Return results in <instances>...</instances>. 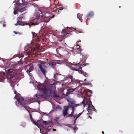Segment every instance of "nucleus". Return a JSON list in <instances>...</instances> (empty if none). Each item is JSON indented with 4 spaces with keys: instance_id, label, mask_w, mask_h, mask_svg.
Wrapping results in <instances>:
<instances>
[{
    "instance_id": "nucleus-1",
    "label": "nucleus",
    "mask_w": 134,
    "mask_h": 134,
    "mask_svg": "<svg viewBox=\"0 0 134 134\" xmlns=\"http://www.w3.org/2000/svg\"><path fill=\"white\" fill-rule=\"evenodd\" d=\"M85 96L82 103L83 107H87V109L89 114L93 113V111L95 110L94 107L92 105L90 99V97L91 93L90 92H85Z\"/></svg>"
},
{
    "instance_id": "nucleus-2",
    "label": "nucleus",
    "mask_w": 134,
    "mask_h": 134,
    "mask_svg": "<svg viewBox=\"0 0 134 134\" xmlns=\"http://www.w3.org/2000/svg\"><path fill=\"white\" fill-rule=\"evenodd\" d=\"M53 87V85L51 84L46 86L41 83H39L37 86L38 90L42 91L43 93L45 94H50L52 92Z\"/></svg>"
},
{
    "instance_id": "nucleus-3",
    "label": "nucleus",
    "mask_w": 134,
    "mask_h": 134,
    "mask_svg": "<svg viewBox=\"0 0 134 134\" xmlns=\"http://www.w3.org/2000/svg\"><path fill=\"white\" fill-rule=\"evenodd\" d=\"M45 10H46L47 11L45 12L44 13V15H42V12L41 11L40 9H38V10L40 11L41 12L40 14H41V15H40L42 17V18L44 20L43 21L47 23L50 21L51 19L54 17V15L53 14H51L50 13L51 12V11H49L50 10H51V8H50L45 9Z\"/></svg>"
},
{
    "instance_id": "nucleus-4",
    "label": "nucleus",
    "mask_w": 134,
    "mask_h": 134,
    "mask_svg": "<svg viewBox=\"0 0 134 134\" xmlns=\"http://www.w3.org/2000/svg\"><path fill=\"white\" fill-rule=\"evenodd\" d=\"M5 71L7 75L10 76V77L11 78H18L20 76L21 74L20 72V70L19 68L16 69L14 70L12 69H8L5 70Z\"/></svg>"
},
{
    "instance_id": "nucleus-5",
    "label": "nucleus",
    "mask_w": 134,
    "mask_h": 134,
    "mask_svg": "<svg viewBox=\"0 0 134 134\" xmlns=\"http://www.w3.org/2000/svg\"><path fill=\"white\" fill-rule=\"evenodd\" d=\"M67 79H70V81L69 83L70 84H74V87H76V84L77 83H79L80 82V80H75V79L73 78V76L69 75H67L66 77Z\"/></svg>"
},
{
    "instance_id": "nucleus-6",
    "label": "nucleus",
    "mask_w": 134,
    "mask_h": 134,
    "mask_svg": "<svg viewBox=\"0 0 134 134\" xmlns=\"http://www.w3.org/2000/svg\"><path fill=\"white\" fill-rule=\"evenodd\" d=\"M67 79H70V81L69 83L70 84H74V87H76V84L77 83H79L80 82V80H75V79L73 78V76L69 75H67L66 77Z\"/></svg>"
},
{
    "instance_id": "nucleus-7",
    "label": "nucleus",
    "mask_w": 134,
    "mask_h": 134,
    "mask_svg": "<svg viewBox=\"0 0 134 134\" xmlns=\"http://www.w3.org/2000/svg\"><path fill=\"white\" fill-rule=\"evenodd\" d=\"M44 20L42 18L40 14L35 19L32 20V25H37L41 22L43 21Z\"/></svg>"
},
{
    "instance_id": "nucleus-8",
    "label": "nucleus",
    "mask_w": 134,
    "mask_h": 134,
    "mask_svg": "<svg viewBox=\"0 0 134 134\" xmlns=\"http://www.w3.org/2000/svg\"><path fill=\"white\" fill-rule=\"evenodd\" d=\"M16 99L18 102V104L21 105L23 107H24L29 112V114L30 113V111L27 109V107L25 106V101L24 100V98L21 97L17 98L15 97Z\"/></svg>"
},
{
    "instance_id": "nucleus-9",
    "label": "nucleus",
    "mask_w": 134,
    "mask_h": 134,
    "mask_svg": "<svg viewBox=\"0 0 134 134\" xmlns=\"http://www.w3.org/2000/svg\"><path fill=\"white\" fill-rule=\"evenodd\" d=\"M38 66L42 74L45 75L47 72V71L45 68H47V67L45 65V64L43 63H41L38 65Z\"/></svg>"
},
{
    "instance_id": "nucleus-10",
    "label": "nucleus",
    "mask_w": 134,
    "mask_h": 134,
    "mask_svg": "<svg viewBox=\"0 0 134 134\" xmlns=\"http://www.w3.org/2000/svg\"><path fill=\"white\" fill-rule=\"evenodd\" d=\"M34 69L33 66L32 64H30L27 65L26 66L25 70L29 74L30 72L32 71Z\"/></svg>"
},
{
    "instance_id": "nucleus-11",
    "label": "nucleus",
    "mask_w": 134,
    "mask_h": 134,
    "mask_svg": "<svg viewBox=\"0 0 134 134\" xmlns=\"http://www.w3.org/2000/svg\"><path fill=\"white\" fill-rule=\"evenodd\" d=\"M73 86H71L69 87L68 89V90L67 91L66 94L65 95V96H68V94L72 92L75 90L76 89H77L78 87H76H76H74V84H73Z\"/></svg>"
},
{
    "instance_id": "nucleus-12",
    "label": "nucleus",
    "mask_w": 134,
    "mask_h": 134,
    "mask_svg": "<svg viewBox=\"0 0 134 134\" xmlns=\"http://www.w3.org/2000/svg\"><path fill=\"white\" fill-rule=\"evenodd\" d=\"M71 66L74 70L76 71H77L79 69L81 68V67L79 66V65L77 64L72 65Z\"/></svg>"
},
{
    "instance_id": "nucleus-13",
    "label": "nucleus",
    "mask_w": 134,
    "mask_h": 134,
    "mask_svg": "<svg viewBox=\"0 0 134 134\" xmlns=\"http://www.w3.org/2000/svg\"><path fill=\"white\" fill-rule=\"evenodd\" d=\"M16 24H15V25H25V24L26 25H28V23H24L23 22L19 21V20H18Z\"/></svg>"
},
{
    "instance_id": "nucleus-14",
    "label": "nucleus",
    "mask_w": 134,
    "mask_h": 134,
    "mask_svg": "<svg viewBox=\"0 0 134 134\" xmlns=\"http://www.w3.org/2000/svg\"><path fill=\"white\" fill-rule=\"evenodd\" d=\"M68 106H65L64 107V108L63 110V114L64 116L66 115L67 114L68 111V108H69Z\"/></svg>"
},
{
    "instance_id": "nucleus-15",
    "label": "nucleus",
    "mask_w": 134,
    "mask_h": 134,
    "mask_svg": "<svg viewBox=\"0 0 134 134\" xmlns=\"http://www.w3.org/2000/svg\"><path fill=\"white\" fill-rule=\"evenodd\" d=\"M94 13L93 12L91 11L88 13L86 17L87 18H90L94 16Z\"/></svg>"
},
{
    "instance_id": "nucleus-16",
    "label": "nucleus",
    "mask_w": 134,
    "mask_h": 134,
    "mask_svg": "<svg viewBox=\"0 0 134 134\" xmlns=\"http://www.w3.org/2000/svg\"><path fill=\"white\" fill-rule=\"evenodd\" d=\"M35 97L37 99H40L42 98H45L44 95L43 94H41L38 95L37 94H36L35 95Z\"/></svg>"
},
{
    "instance_id": "nucleus-17",
    "label": "nucleus",
    "mask_w": 134,
    "mask_h": 134,
    "mask_svg": "<svg viewBox=\"0 0 134 134\" xmlns=\"http://www.w3.org/2000/svg\"><path fill=\"white\" fill-rule=\"evenodd\" d=\"M82 14L80 13H78L77 15V17L81 22H82Z\"/></svg>"
},
{
    "instance_id": "nucleus-18",
    "label": "nucleus",
    "mask_w": 134,
    "mask_h": 134,
    "mask_svg": "<svg viewBox=\"0 0 134 134\" xmlns=\"http://www.w3.org/2000/svg\"><path fill=\"white\" fill-rule=\"evenodd\" d=\"M5 75V74L4 72H2L0 74V79L2 80L5 79V78L4 77Z\"/></svg>"
},
{
    "instance_id": "nucleus-19",
    "label": "nucleus",
    "mask_w": 134,
    "mask_h": 134,
    "mask_svg": "<svg viewBox=\"0 0 134 134\" xmlns=\"http://www.w3.org/2000/svg\"><path fill=\"white\" fill-rule=\"evenodd\" d=\"M76 106L75 107H73L71 105H69V107H71L72 108L71 110H72V112L71 114H73H73L74 112V111H75V108L74 107H75L76 106V105H75Z\"/></svg>"
},
{
    "instance_id": "nucleus-20",
    "label": "nucleus",
    "mask_w": 134,
    "mask_h": 134,
    "mask_svg": "<svg viewBox=\"0 0 134 134\" xmlns=\"http://www.w3.org/2000/svg\"><path fill=\"white\" fill-rule=\"evenodd\" d=\"M51 11H54V12L55 13H58L59 12V9H55V8H54L53 9H52V6H51Z\"/></svg>"
},
{
    "instance_id": "nucleus-21",
    "label": "nucleus",
    "mask_w": 134,
    "mask_h": 134,
    "mask_svg": "<svg viewBox=\"0 0 134 134\" xmlns=\"http://www.w3.org/2000/svg\"><path fill=\"white\" fill-rule=\"evenodd\" d=\"M26 7H24L23 8H21L20 9H18V11H19L20 12H22L26 10Z\"/></svg>"
},
{
    "instance_id": "nucleus-22",
    "label": "nucleus",
    "mask_w": 134,
    "mask_h": 134,
    "mask_svg": "<svg viewBox=\"0 0 134 134\" xmlns=\"http://www.w3.org/2000/svg\"><path fill=\"white\" fill-rule=\"evenodd\" d=\"M80 71L81 73L82 74L85 76L86 77H87L88 76V74L85 72H84L82 71Z\"/></svg>"
},
{
    "instance_id": "nucleus-23",
    "label": "nucleus",
    "mask_w": 134,
    "mask_h": 134,
    "mask_svg": "<svg viewBox=\"0 0 134 134\" xmlns=\"http://www.w3.org/2000/svg\"><path fill=\"white\" fill-rule=\"evenodd\" d=\"M62 32H63L64 33V34L63 35V36H65L67 34L70 33V32H67L64 29H63L62 30Z\"/></svg>"
},
{
    "instance_id": "nucleus-24",
    "label": "nucleus",
    "mask_w": 134,
    "mask_h": 134,
    "mask_svg": "<svg viewBox=\"0 0 134 134\" xmlns=\"http://www.w3.org/2000/svg\"><path fill=\"white\" fill-rule=\"evenodd\" d=\"M23 17V14H22L21 15H20L17 18V20H20V19H22Z\"/></svg>"
},
{
    "instance_id": "nucleus-25",
    "label": "nucleus",
    "mask_w": 134,
    "mask_h": 134,
    "mask_svg": "<svg viewBox=\"0 0 134 134\" xmlns=\"http://www.w3.org/2000/svg\"><path fill=\"white\" fill-rule=\"evenodd\" d=\"M18 9H16L15 8L14 11V15H15L16 14H18Z\"/></svg>"
},
{
    "instance_id": "nucleus-26",
    "label": "nucleus",
    "mask_w": 134,
    "mask_h": 134,
    "mask_svg": "<svg viewBox=\"0 0 134 134\" xmlns=\"http://www.w3.org/2000/svg\"><path fill=\"white\" fill-rule=\"evenodd\" d=\"M53 97H59V96L57 95V94L54 92L53 95Z\"/></svg>"
},
{
    "instance_id": "nucleus-27",
    "label": "nucleus",
    "mask_w": 134,
    "mask_h": 134,
    "mask_svg": "<svg viewBox=\"0 0 134 134\" xmlns=\"http://www.w3.org/2000/svg\"><path fill=\"white\" fill-rule=\"evenodd\" d=\"M31 32L32 33L33 37L37 36V34H36L35 32Z\"/></svg>"
},
{
    "instance_id": "nucleus-28",
    "label": "nucleus",
    "mask_w": 134,
    "mask_h": 134,
    "mask_svg": "<svg viewBox=\"0 0 134 134\" xmlns=\"http://www.w3.org/2000/svg\"><path fill=\"white\" fill-rule=\"evenodd\" d=\"M33 123L36 125L37 126H38L39 125L37 122L35 121L33 122Z\"/></svg>"
},
{
    "instance_id": "nucleus-29",
    "label": "nucleus",
    "mask_w": 134,
    "mask_h": 134,
    "mask_svg": "<svg viewBox=\"0 0 134 134\" xmlns=\"http://www.w3.org/2000/svg\"><path fill=\"white\" fill-rule=\"evenodd\" d=\"M73 117H74V119H77L79 118V116L77 115H74L73 116Z\"/></svg>"
},
{
    "instance_id": "nucleus-30",
    "label": "nucleus",
    "mask_w": 134,
    "mask_h": 134,
    "mask_svg": "<svg viewBox=\"0 0 134 134\" xmlns=\"http://www.w3.org/2000/svg\"><path fill=\"white\" fill-rule=\"evenodd\" d=\"M54 64V63L53 62H51V63H48V65L52 66Z\"/></svg>"
},
{
    "instance_id": "nucleus-31",
    "label": "nucleus",
    "mask_w": 134,
    "mask_h": 134,
    "mask_svg": "<svg viewBox=\"0 0 134 134\" xmlns=\"http://www.w3.org/2000/svg\"><path fill=\"white\" fill-rule=\"evenodd\" d=\"M62 48L61 47H59L58 48H57L56 49V50L57 52L58 51H59V49H62Z\"/></svg>"
},
{
    "instance_id": "nucleus-32",
    "label": "nucleus",
    "mask_w": 134,
    "mask_h": 134,
    "mask_svg": "<svg viewBox=\"0 0 134 134\" xmlns=\"http://www.w3.org/2000/svg\"><path fill=\"white\" fill-rule=\"evenodd\" d=\"M43 123L44 124H45L46 125H47L48 124V123L46 121H43Z\"/></svg>"
},
{
    "instance_id": "nucleus-33",
    "label": "nucleus",
    "mask_w": 134,
    "mask_h": 134,
    "mask_svg": "<svg viewBox=\"0 0 134 134\" xmlns=\"http://www.w3.org/2000/svg\"><path fill=\"white\" fill-rule=\"evenodd\" d=\"M74 115H73V114H69L68 116V117H72Z\"/></svg>"
},
{
    "instance_id": "nucleus-34",
    "label": "nucleus",
    "mask_w": 134,
    "mask_h": 134,
    "mask_svg": "<svg viewBox=\"0 0 134 134\" xmlns=\"http://www.w3.org/2000/svg\"><path fill=\"white\" fill-rule=\"evenodd\" d=\"M83 111H82V112L81 113H79L78 114H77V115L80 116L81 115V114L83 112Z\"/></svg>"
},
{
    "instance_id": "nucleus-35",
    "label": "nucleus",
    "mask_w": 134,
    "mask_h": 134,
    "mask_svg": "<svg viewBox=\"0 0 134 134\" xmlns=\"http://www.w3.org/2000/svg\"><path fill=\"white\" fill-rule=\"evenodd\" d=\"M61 107L59 106H58L56 107V109H61Z\"/></svg>"
},
{
    "instance_id": "nucleus-36",
    "label": "nucleus",
    "mask_w": 134,
    "mask_h": 134,
    "mask_svg": "<svg viewBox=\"0 0 134 134\" xmlns=\"http://www.w3.org/2000/svg\"><path fill=\"white\" fill-rule=\"evenodd\" d=\"M36 41L37 42H38V41H40V40L39 39V38L37 37V39H36Z\"/></svg>"
},
{
    "instance_id": "nucleus-37",
    "label": "nucleus",
    "mask_w": 134,
    "mask_h": 134,
    "mask_svg": "<svg viewBox=\"0 0 134 134\" xmlns=\"http://www.w3.org/2000/svg\"><path fill=\"white\" fill-rule=\"evenodd\" d=\"M30 120L31 121L33 122H34V120L32 118L30 119Z\"/></svg>"
},
{
    "instance_id": "nucleus-38",
    "label": "nucleus",
    "mask_w": 134,
    "mask_h": 134,
    "mask_svg": "<svg viewBox=\"0 0 134 134\" xmlns=\"http://www.w3.org/2000/svg\"><path fill=\"white\" fill-rule=\"evenodd\" d=\"M13 32L15 33V34H20V33H19V32H16V31H14Z\"/></svg>"
},
{
    "instance_id": "nucleus-39",
    "label": "nucleus",
    "mask_w": 134,
    "mask_h": 134,
    "mask_svg": "<svg viewBox=\"0 0 134 134\" xmlns=\"http://www.w3.org/2000/svg\"><path fill=\"white\" fill-rule=\"evenodd\" d=\"M29 115H30V118L31 119V118H32V116L31 114H30Z\"/></svg>"
},
{
    "instance_id": "nucleus-40",
    "label": "nucleus",
    "mask_w": 134,
    "mask_h": 134,
    "mask_svg": "<svg viewBox=\"0 0 134 134\" xmlns=\"http://www.w3.org/2000/svg\"><path fill=\"white\" fill-rule=\"evenodd\" d=\"M76 120H77V119H74V124H75V123H76Z\"/></svg>"
},
{
    "instance_id": "nucleus-41",
    "label": "nucleus",
    "mask_w": 134,
    "mask_h": 134,
    "mask_svg": "<svg viewBox=\"0 0 134 134\" xmlns=\"http://www.w3.org/2000/svg\"><path fill=\"white\" fill-rule=\"evenodd\" d=\"M40 47L39 45H38L36 47V48L37 49H39Z\"/></svg>"
},
{
    "instance_id": "nucleus-42",
    "label": "nucleus",
    "mask_w": 134,
    "mask_h": 134,
    "mask_svg": "<svg viewBox=\"0 0 134 134\" xmlns=\"http://www.w3.org/2000/svg\"><path fill=\"white\" fill-rule=\"evenodd\" d=\"M49 130L48 131H47L46 133L45 134H47L48 133V132L49 131Z\"/></svg>"
},
{
    "instance_id": "nucleus-43",
    "label": "nucleus",
    "mask_w": 134,
    "mask_h": 134,
    "mask_svg": "<svg viewBox=\"0 0 134 134\" xmlns=\"http://www.w3.org/2000/svg\"><path fill=\"white\" fill-rule=\"evenodd\" d=\"M78 91V92L79 93L82 92H81V91H80V90H79V91Z\"/></svg>"
},
{
    "instance_id": "nucleus-44",
    "label": "nucleus",
    "mask_w": 134,
    "mask_h": 134,
    "mask_svg": "<svg viewBox=\"0 0 134 134\" xmlns=\"http://www.w3.org/2000/svg\"><path fill=\"white\" fill-rule=\"evenodd\" d=\"M53 131H56V129H53Z\"/></svg>"
},
{
    "instance_id": "nucleus-45",
    "label": "nucleus",
    "mask_w": 134,
    "mask_h": 134,
    "mask_svg": "<svg viewBox=\"0 0 134 134\" xmlns=\"http://www.w3.org/2000/svg\"><path fill=\"white\" fill-rule=\"evenodd\" d=\"M19 5H21V3H19Z\"/></svg>"
},
{
    "instance_id": "nucleus-46",
    "label": "nucleus",
    "mask_w": 134,
    "mask_h": 134,
    "mask_svg": "<svg viewBox=\"0 0 134 134\" xmlns=\"http://www.w3.org/2000/svg\"><path fill=\"white\" fill-rule=\"evenodd\" d=\"M14 93L15 94H16V91H14Z\"/></svg>"
},
{
    "instance_id": "nucleus-47",
    "label": "nucleus",
    "mask_w": 134,
    "mask_h": 134,
    "mask_svg": "<svg viewBox=\"0 0 134 134\" xmlns=\"http://www.w3.org/2000/svg\"><path fill=\"white\" fill-rule=\"evenodd\" d=\"M102 133H103V134H104V132L103 131H102Z\"/></svg>"
},
{
    "instance_id": "nucleus-48",
    "label": "nucleus",
    "mask_w": 134,
    "mask_h": 134,
    "mask_svg": "<svg viewBox=\"0 0 134 134\" xmlns=\"http://www.w3.org/2000/svg\"><path fill=\"white\" fill-rule=\"evenodd\" d=\"M119 131V132H122V131H121V130H120V131Z\"/></svg>"
},
{
    "instance_id": "nucleus-49",
    "label": "nucleus",
    "mask_w": 134,
    "mask_h": 134,
    "mask_svg": "<svg viewBox=\"0 0 134 134\" xmlns=\"http://www.w3.org/2000/svg\"><path fill=\"white\" fill-rule=\"evenodd\" d=\"M3 26H5V24H3Z\"/></svg>"
},
{
    "instance_id": "nucleus-50",
    "label": "nucleus",
    "mask_w": 134,
    "mask_h": 134,
    "mask_svg": "<svg viewBox=\"0 0 134 134\" xmlns=\"http://www.w3.org/2000/svg\"><path fill=\"white\" fill-rule=\"evenodd\" d=\"M46 129H47L48 130V127H47V126H46Z\"/></svg>"
},
{
    "instance_id": "nucleus-51",
    "label": "nucleus",
    "mask_w": 134,
    "mask_h": 134,
    "mask_svg": "<svg viewBox=\"0 0 134 134\" xmlns=\"http://www.w3.org/2000/svg\"><path fill=\"white\" fill-rule=\"evenodd\" d=\"M53 5L55 6V5L53 4Z\"/></svg>"
},
{
    "instance_id": "nucleus-52",
    "label": "nucleus",
    "mask_w": 134,
    "mask_h": 134,
    "mask_svg": "<svg viewBox=\"0 0 134 134\" xmlns=\"http://www.w3.org/2000/svg\"><path fill=\"white\" fill-rule=\"evenodd\" d=\"M71 104H73V103H71Z\"/></svg>"
},
{
    "instance_id": "nucleus-53",
    "label": "nucleus",
    "mask_w": 134,
    "mask_h": 134,
    "mask_svg": "<svg viewBox=\"0 0 134 134\" xmlns=\"http://www.w3.org/2000/svg\"><path fill=\"white\" fill-rule=\"evenodd\" d=\"M31 52V51H30V52H29V53H30Z\"/></svg>"
},
{
    "instance_id": "nucleus-54",
    "label": "nucleus",
    "mask_w": 134,
    "mask_h": 134,
    "mask_svg": "<svg viewBox=\"0 0 134 134\" xmlns=\"http://www.w3.org/2000/svg\"><path fill=\"white\" fill-rule=\"evenodd\" d=\"M59 9V10H60L62 9Z\"/></svg>"
},
{
    "instance_id": "nucleus-55",
    "label": "nucleus",
    "mask_w": 134,
    "mask_h": 134,
    "mask_svg": "<svg viewBox=\"0 0 134 134\" xmlns=\"http://www.w3.org/2000/svg\"><path fill=\"white\" fill-rule=\"evenodd\" d=\"M29 27H30H30H31V26H30Z\"/></svg>"
},
{
    "instance_id": "nucleus-56",
    "label": "nucleus",
    "mask_w": 134,
    "mask_h": 134,
    "mask_svg": "<svg viewBox=\"0 0 134 134\" xmlns=\"http://www.w3.org/2000/svg\"><path fill=\"white\" fill-rule=\"evenodd\" d=\"M16 105H17V104H16Z\"/></svg>"
},
{
    "instance_id": "nucleus-57",
    "label": "nucleus",
    "mask_w": 134,
    "mask_h": 134,
    "mask_svg": "<svg viewBox=\"0 0 134 134\" xmlns=\"http://www.w3.org/2000/svg\"><path fill=\"white\" fill-rule=\"evenodd\" d=\"M77 46H79V45L78 44H77Z\"/></svg>"
}]
</instances>
